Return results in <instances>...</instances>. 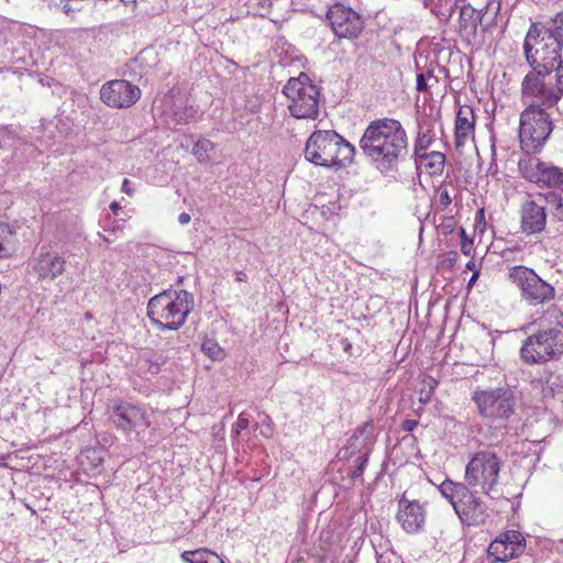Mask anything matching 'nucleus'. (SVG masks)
<instances>
[{
    "label": "nucleus",
    "instance_id": "nucleus-46",
    "mask_svg": "<svg viewBox=\"0 0 563 563\" xmlns=\"http://www.w3.org/2000/svg\"><path fill=\"white\" fill-rule=\"evenodd\" d=\"M339 342H340V345H341L342 350H343L345 353H347V354H350V355H351V354H352V350H353V345H352V343L349 341V339H346V338H341Z\"/></svg>",
    "mask_w": 563,
    "mask_h": 563
},
{
    "label": "nucleus",
    "instance_id": "nucleus-41",
    "mask_svg": "<svg viewBox=\"0 0 563 563\" xmlns=\"http://www.w3.org/2000/svg\"><path fill=\"white\" fill-rule=\"evenodd\" d=\"M440 227H441L443 233H445V234L453 232L454 227H455L454 218L453 217H444L442 219Z\"/></svg>",
    "mask_w": 563,
    "mask_h": 563
},
{
    "label": "nucleus",
    "instance_id": "nucleus-57",
    "mask_svg": "<svg viewBox=\"0 0 563 563\" xmlns=\"http://www.w3.org/2000/svg\"><path fill=\"white\" fill-rule=\"evenodd\" d=\"M465 27H466V26L461 22V23H460V30H463V29H465Z\"/></svg>",
    "mask_w": 563,
    "mask_h": 563
},
{
    "label": "nucleus",
    "instance_id": "nucleus-45",
    "mask_svg": "<svg viewBox=\"0 0 563 563\" xmlns=\"http://www.w3.org/2000/svg\"><path fill=\"white\" fill-rule=\"evenodd\" d=\"M418 426V421L413 419H406L401 423V429L406 432H411Z\"/></svg>",
    "mask_w": 563,
    "mask_h": 563
},
{
    "label": "nucleus",
    "instance_id": "nucleus-53",
    "mask_svg": "<svg viewBox=\"0 0 563 563\" xmlns=\"http://www.w3.org/2000/svg\"><path fill=\"white\" fill-rule=\"evenodd\" d=\"M110 209H111L114 213H117V212L121 209V206H120V203H119L118 201H112V202L110 203Z\"/></svg>",
    "mask_w": 563,
    "mask_h": 563
},
{
    "label": "nucleus",
    "instance_id": "nucleus-31",
    "mask_svg": "<svg viewBox=\"0 0 563 563\" xmlns=\"http://www.w3.org/2000/svg\"><path fill=\"white\" fill-rule=\"evenodd\" d=\"M358 451L361 454L355 459V467L351 472L352 478H358L363 475L367 463H368V456L371 453V449L367 445L358 446L354 450V453Z\"/></svg>",
    "mask_w": 563,
    "mask_h": 563
},
{
    "label": "nucleus",
    "instance_id": "nucleus-21",
    "mask_svg": "<svg viewBox=\"0 0 563 563\" xmlns=\"http://www.w3.org/2000/svg\"><path fill=\"white\" fill-rule=\"evenodd\" d=\"M476 124V115L473 107L470 104L460 106L454 126L455 146L462 147L470 137L474 136Z\"/></svg>",
    "mask_w": 563,
    "mask_h": 563
},
{
    "label": "nucleus",
    "instance_id": "nucleus-58",
    "mask_svg": "<svg viewBox=\"0 0 563 563\" xmlns=\"http://www.w3.org/2000/svg\"><path fill=\"white\" fill-rule=\"evenodd\" d=\"M233 413L232 410H230V412H228V415H224V418H228V416H231Z\"/></svg>",
    "mask_w": 563,
    "mask_h": 563
},
{
    "label": "nucleus",
    "instance_id": "nucleus-28",
    "mask_svg": "<svg viewBox=\"0 0 563 563\" xmlns=\"http://www.w3.org/2000/svg\"><path fill=\"white\" fill-rule=\"evenodd\" d=\"M181 560L186 563H224L217 553L207 549L185 551L181 553Z\"/></svg>",
    "mask_w": 563,
    "mask_h": 563
},
{
    "label": "nucleus",
    "instance_id": "nucleus-24",
    "mask_svg": "<svg viewBox=\"0 0 563 563\" xmlns=\"http://www.w3.org/2000/svg\"><path fill=\"white\" fill-rule=\"evenodd\" d=\"M434 140L433 125L430 121H418L417 136L413 143V156L419 157L427 153Z\"/></svg>",
    "mask_w": 563,
    "mask_h": 563
},
{
    "label": "nucleus",
    "instance_id": "nucleus-49",
    "mask_svg": "<svg viewBox=\"0 0 563 563\" xmlns=\"http://www.w3.org/2000/svg\"><path fill=\"white\" fill-rule=\"evenodd\" d=\"M475 221L478 224L485 221V211H484V209H478L476 211Z\"/></svg>",
    "mask_w": 563,
    "mask_h": 563
},
{
    "label": "nucleus",
    "instance_id": "nucleus-47",
    "mask_svg": "<svg viewBox=\"0 0 563 563\" xmlns=\"http://www.w3.org/2000/svg\"><path fill=\"white\" fill-rule=\"evenodd\" d=\"M121 190L125 192L126 195L131 196L133 194L132 188L130 187V180L128 178H124L122 181Z\"/></svg>",
    "mask_w": 563,
    "mask_h": 563
},
{
    "label": "nucleus",
    "instance_id": "nucleus-43",
    "mask_svg": "<svg viewBox=\"0 0 563 563\" xmlns=\"http://www.w3.org/2000/svg\"><path fill=\"white\" fill-rule=\"evenodd\" d=\"M416 88L418 91L422 92V91H428L429 90V86L427 84V79H426V75L424 73H419L417 75V85H416Z\"/></svg>",
    "mask_w": 563,
    "mask_h": 563
},
{
    "label": "nucleus",
    "instance_id": "nucleus-48",
    "mask_svg": "<svg viewBox=\"0 0 563 563\" xmlns=\"http://www.w3.org/2000/svg\"><path fill=\"white\" fill-rule=\"evenodd\" d=\"M190 219H191V217H190V214H189V213H187V212H181V213L179 214V217H178V222H179L180 224H183V225H184V224H188V223L190 222Z\"/></svg>",
    "mask_w": 563,
    "mask_h": 563
},
{
    "label": "nucleus",
    "instance_id": "nucleus-17",
    "mask_svg": "<svg viewBox=\"0 0 563 563\" xmlns=\"http://www.w3.org/2000/svg\"><path fill=\"white\" fill-rule=\"evenodd\" d=\"M110 419L118 430L130 434L137 429L150 427V418L144 407L121 401L113 406Z\"/></svg>",
    "mask_w": 563,
    "mask_h": 563
},
{
    "label": "nucleus",
    "instance_id": "nucleus-15",
    "mask_svg": "<svg viewBox=\"0 0 563 563\" xmlns=\"http://www.w3.org/2000/svg\"><path fill=\"white\" fill-rule=\"evenodd\" d=\"M526 550V538L517 530H507L496 537L486 550L489 563H505L520 556Z\"/></svg>",
    "mask_w": 563,
    "mask_h": 563
},
{
    "label": "nucleus",
    "instance_id": "nucleus-23",
    "mask_svg": "<svg viewBox=\"0 0 563 563\" xmlns=\"http://www.w3.org/2000/svg\"><path fill=\"white\" fill-rule=\"evenodd\" d=\"M164 363L163 356L152 351H145L139 354L135 361V369L139 376L157 375Z\"/></svg>",
    "mask_w": 563,
    "mask_h": 563
},
{
    "label": "nucleus",
    "instance_id": "nucleus-9",
    "mask_svg": "<svg viewBox=\"0 0 563 563\" xmlns=\"http://www.w3.org/2000/svg\"><path fill=\"white\" fill-rule=\"evenodd\" d=\"M478 415L492 423H504L515 413L516 399L508 387L477 389L472 396Z\"/></svg>",
    "mask_w": 563,
    "mask_h": 563
},
{
    "label": "nucleus",
    "instance_id": "nucleus-8",
    "mask_svg": "<svg viewBox=\"0 0 563 563\" xmlns=\"http://www.w3.org/2000/svg\"><path fill=\"white\" fill-rule=\"evenodd\" d=\"M543 40L541 23H531L523 41L526 62L531 67V71H539L543 75L555 74L559 66L563 64L562 49L548 44L538 48L537 45L541 44Z\"/></svg>",
    "mask_w": 563,
    "mask_h": 563
},
{
    "label": "nucleus",
    "instance_id": "nucleus-60",
    "mask_svg": "<svg viewBox=\"0 0 563 563\" xmlns=\"http://www.w3.org/2000/svg\"><path fill=\"white\" fill-rule=\"evenodd\" d=\"M465 14V10L461 11V18Z\"/></svg>",
    "mask_w": 563,
    "mask_h": 563
},
{
    "label": "nucleus",
    "instance_id": "nucleus-29",
    "mask_svg": "<svg viewBox=\"0 0 563 563\" xmlns=\"http://www.w3.org/2000/svg\"><path fill=\"white\" fill-rule=\"evenodd\" d=\"M15 232L7 223H0V258L10 256L14 252Z\"/></svg>",
    "mask_w": 563,
    "mask_h": 563
},
{
    "label": "nucleus",
    "instance_id": "nucleus-39",
    "mask_svg": "<svg viewBox=\"0 0 563 563\" xmlns=\"http://www.w3.org/2000/svg\"><path fill=\"white\" fill-rule=\"evenodd\" d=\"M552 199V201H558V208L552 210L553 218L559 221L563 222V198L561 195H550L549 197Z\"/></svg>",
    "mask_w": 563,
    "mask_h": 563
},
{
    "label": "nucleus",
    "instance_id": "nucleus-35",
    "mask_svg": "<svg viewBox=\"0 0 563 563\" xmlns=\"http://www.w3.org/2000/svg\"><path fill=\"white\" fill-rule=\"evenodd\" d=\"M211 435L213 438V443L216 446V450L218 452H221L225 449V424L224 422H220L217 424H213L211 428Z\"/></svg>",
    "mask_w": 563,
    "mask_h": 563
},
{
    "label": "nucleus",
    "instance_id": "nucleus-7",
    "mask_svg": "<svg viewBox=\"0 0 563 563\" xmlns=\"http://www.w3.org/2000/svg\"><path fill=\"white\" fill-rule=\"evenodd\" d=\"M288 99V110L296 119L314 120L319 114L320 89L306 73L290 78L283 88Z\"/></svg>",
    "mask_w": 563,
    "mask_h": 563
},
{
    "label": "nucleus",
    "instance_id": "nucleus-19",
    "mask_svg": "<svg viewBox=\"0 0 563 563\" xmlns=\"http://www.w3.org/2000/svg\"><path fill=\"white\" fill-rule=\"evenodd\" d=\"M33 272L38 280L53 282L64 274L66 269V260L56 251L41 249L31 263Z\"/></svg>",
    "mask_w": 563,
    "mask_h": 563
},
{
    "label": "nucleus",
    "instance_id": "nucleus-40",
    "mask_svg": "<svg viewBox=\"0 0 563 563\" xmlns=\"http://www.w3.org/2000/svg\"><path fill=\"white\" fill-rule=\"evenodd\" d=\"M550 195H558L555 191H548V192H539L537 194L538 200H543L547 203V207H551L553 209L558 208V201H552L550 199Z\"/></svg>",
    "mask_w": 563,
    "mask_h": 563
},
{
    "label": "nucleus",
    "instance_id": "nucleus-26",
    "mask_svg": "<svg viewBox=\"0 0 563 563\" xmlns=\"http://www.w3.org/2000/svg\"><path fill=\"white\" fill-rule=\"evenodd\" d=\"M542 36H547L563 49V12L555 14L550 21L542 24Z\"/></svg>",
    "mask_w": 563,
    "mask_h": 563
},
{
    "label": "nucleus",
    "instance_id": "nucleus-52",
    "mask_svg": "<svg viewBox=\"0 0 563 563\" xmlns=\"http://www.w3.org/2000/svg\"><path fill=\"white\" fill-rule=\"evenodd\" d=\"M431 393H432V391H431V390H429V391H427V393H426V395H424V396H423V395H421V396H420V401H421L422 404H427V402H429V401H430V398H431ZM421 394H423V393L421 391Z\"/></svg>",
    "mask_w": 563,
    "mask_h": 563
},
{
    "label": "nucleus",
    "instance_id": "nucleus-51",
    "mask_svg": "<svg viewBox=\"0 0 563 563\" xmlns=\"http://www.w3.org/2000/svg\"><path fill=\"white\" fill-rule=\"evenodd\" d=\"M103 230L109 233H115L118 231H122V228L120 225H110L108 228L104 227Z\"/></svg>",
    "mask_w": 563,
    "mask_h": 563
},
{
    "label": "nucleus",
    "instance_id": "nucleus-38",
    "mask_svg": "<svg viewBox=\"0 0 563 563\" xmlns=\"http://www.w3.org/2000/svg\"><path fill=\"white\" fill-rule=\"evenodd\" d=\"M460 236H461L462 253L465 255H471V253L473 251V240L467 236L464 228H460Z\"/></svg>",
    "mask_w": 563,
    "mask_h": 563
},
{
    "label": "nucleus",
    "instance_id": "nucleus-42",
    "mask_svg": "<svg viewBox=\"0 0 563 563\" xmlns=\"http://www.w3.org/2000/svg\"><path fill=\"white\" fill-rule=\"evenodd\" d=\"M255 5L257 7V11L261 15H264L269 12V9L273 4L272 0H255Z\"/></svg>",
    "mask_w": 563,
    "mask_h": 563
},
{
    "label": "nucleus",
    "instance_id": "nucleus-33",
    "mask_svg": "<svg viewBox=\"0 0 563 563\" xmlns=\"http://www.w3.org/2000/svg\"><path fill=\"white\" fill-rule=\"evenodd\" d=\"M201 351L213 361H221L224 357L223 349L213 339L206 338L201 343Z\"/></svg>",
    "mask_w": 563,
    "mask_h": 563
},
{
    "label": "nucleus",
    "instance_id": "nucleus-22",
    "mask_svg": "<svg viewBox=\"0 0 563 563\" xmlns=\"http://www.w3.org/2000/svg\"><path fill=\"white\" fill-rule=\"evenodd\" d=\"M164 113L175 124H187L195 120L197 110L183 98H169Z\"/></svg>",
    "mask_w": 563,
    "mask_h": 563
},
{
    "label": "nucleus",
    "instance_id": "nucleus-3",
    "mask_svg": "<svg viewBox=\"0 0 563 563\" xmlns=\"http://www.w3.org/2000/svg\"><path fill=\"white\" fill-rule=\"evenodd\" d=\"M195 300L187 290L167 289L147 302V316L159 330H178L192 311Z\"/></svg>",
    "mask_w": 563,
    "mask_h": 563
},
{
    "label": "nucleus",
    "instance_id": "nucleus-16",
    "mask_svg": "<svg viewBox=\"0 0 563 563\" xmlns=\"http://www.w3.org/2000/svg\"><path fill=\"white\" fill-rule=\"evenodd\" d=\"M141 98L139 86L124 79L110 80L101 86L100 99L110 108L126 109Z\"/></svg>",
    "mask_w": 563,
    "mask_h": 563
},
{
    "label": "nucleus",
    "instance_id": "nucleus-44",
    "mask_svg": "<svg viewBox=\"0 0 563 563\" xmlns=\"http://www.w3.org/2000/svg\"><path fill=\"white\" fill-rule=\"evenodd\" d=\"M90 455H92L93 467H98L103 462V459L101 456H96L97 455L96 450H87L85 452V457L90 459Z\"/></svg>",
    "mask_w": 563,
    "mask_h": 563
},
{
    "label": "nucleus",
    "instance_id": "nucleus-13",
    "mask_svg": "<svg viewBox=\"0 0 563 563\" xmlns=\"http://www.w3.org/2000/svg\"><path fill=\"white\" fill-rule=\"evenodd\" d=\"M339 134L333 130H317L306 142L305 158L321 167H333V153Z\"/></svg>",
    "mask_w": 563,
    "mask_h": 563
},
{
    "label": "nucleus",
    "instance_id": "nucleus-5",
    "mask_svg": "<svg viewBox=\"0 0 563 563\" xmlns=\"http://www.w3.org/2000/svg\"><path fill=\"white\" fill-rule=\"evenodd\" d=\"M553 129L554 123L547 109L541 108L540 104H528L519 118L520 148L529 155L540 153Z\"/></svg>",
    "mask_w": 563,
    "mask_h": 563
},
{
    "label": "nucleus",
    "instance_id": "nucleus-1",
    "mask_svg": "<svg viewBox=\"0 0 563 563\" xmlns=\"http://www.w3.org/2000/svg\"><path fill=\"white\" fill-rule=\"evenodd\" d=\"M408 144L402 123L389 117L372 120L358 141L365 158L384 176L398 172L408 156Z\"/></svg>",
    "mask_w": 563,
    "mask_h": 563
},
{
    "label": "nucleus",
    "instance_id": "nucleus-37",
    "mask_svg": "<svg viewBox=\"0 0 563 563\" xmlns=\"http://www.w3.org/2000/svg\"><path fill=\"white\" fill-rule=\"evenodd\" d=\"M437 192L439 195V199H438L439 208H440V210L444 211L452 203V197H451L446 186H443V185H440L438 187Z\"/></svg>",
    "mask_w": 563,
    "mask_h": 563
},
{
    "label": "nucleus",
    "instance_id": "nucleus-36",
    "mask_svg": "<svg viewBox=\"0 0 563 563\" xmlns=\"http://www.w3.org/2000/svg\"><path fill=\"white\" fill-rule=\"evenodd\" d=\"M84 0H62L57 7L67 15L74 16L75 13L81 11Z\"/></svg>",
    "mask_w": 563,
    "mask_h": 563
},
{
    "label": "nucleus",
    "instance_id": "nucleus-14",
    "mask_svg": "<svg viewBox=\"0 0 563 563\" xmlns=\"http://www.w3.org/2000/svg\"><path fill=\"white\" fill-rule=\"evenodd\" d=\"M333 33L339 38H356L364 29L362 16L350 7L334 3L327 12Z\"/></svg>",
    "mask_w": 563,
    "mask_h": 563
},
{
    "label": "nucleus",
    "instance_id": "nucleus-34",
    "mask_svg": "<svg viewBox=\"0 0 563 563\" xmlns=\"http://www.w3.org/2000/svg\"><path fill=\"white\" fill-rule=\"evenodd\" d=\"M250 426V419L246 412H241L238 416L236 422L232 426L231 430V439H232V445L235 446L239 444V437L242 431L246 430Z\"/></svg>",
    "mask_w": 563,
    "mask_h": 563
},
{
    "label": "nucleus",
    "instance_id": "nucleus-30",
    "mask_svg": "<svg viewBox=\"0 0 563 563\" xmlns=\"http://www.w3.org/2000/svg\"><path fill=\"white\" fill-rule=\"evenodd\" d=\"M374 430V424L372 421L365 422L362 427H360L356 432L349 439L346 451L350 452V455L354 454V450L362 445H367L364 443V435L372 434Z\"/></svg>",
    "mask_w": 563,
    "mask_h": 563
},
{
    "label": "nucleus",
    "instance_id": "nucleus-2",
    "mask_svg": "<svg viewBox=\"0 0 563 563\" xmlns=\"http://www.w3.org/2000/svg\"><path fill=\"white\" fill-rule=\"evenodd\" d=\"M537 322L538 331L528 335L519 350L520 361L529 366H542L563 356V311L551 305Z\"/></svg>",
    "mask_w": 563,
    "mask_h": 563
},
{
    "label": "nucleus",
    "instance_id": "nucleus-10",
    "mask_svg": "<svg viewBox=\"0 0 563 563\" xmlns=\"http://www.w3.org/2000/svg\"><path fill=\"white\" fill-rule=\"evenodd\" d=\"M508 278L519 289L521 298L529 306L543 305L555 297V289L543 280L532 268L522 265L512 266Z\"/></svg>",
    "mask_w": 563,
    "mask_h": 563
},
{
    "label": "nucleus",
    "instance_id": "nucleus-25",
    "mask_svg": "<svg viewBox=\"0 0 563 563\" xmlns=\"http://www.w3.org/2000/svg\"><path fill=\"white\" fill-rule=\"evenodd\" d=\"M445 161V155L438 151L416 157V162L423 165L431 176H440L443 173Z\"/></svg>",
    "mask_w": 563,
    "mask_h": 563
},
{
    "label": "nucleus",
    "instance_id": "nucleus-50",
    "mask_svg": "<svg viewBox=\"0 0 563 563\" xmlns=\"http://www.w3.org/2000/svg\"><path fill=\"white\" fill-rule=\"evenodd\" d=\"M235 280L239 282V283L246 282L247 280V276H246V274L244 272L238 271V272H235Z\"/></svg>",
    "mask_w": 563,
    "mask_h": 563
},
{
    "label": "nucleus",
    "instance_id": "nucleus-11",
    "mask_svg": "<svg viewBox=\"0 0 563 563\" xmlns=\"http://www.w3.org/2000/svg\"><path fill=\"white\" fill-rule=\"evenodd\" d=\"M518 168L522 177L540 188L563 191V168L539 157L520 158Z\"/></svg>",
    "mask_w": 563,
    "mask_h": 563
},
{
    "label": "nucleus",
    "instance_id": "nucleus-32",
    "mask_svg": "<svg viewBox=\"0 0 563 563\" xmlns=\"http://www.w3.org/2000/svg\"><path fill=\"white\" fill-rule=\"evenodd\" d=\"M214 150V144L208 139H199L194 147L192 154L197 157L200 163L209 161V154Z\"/></svg>",
    "mask_w": 563,
    "mask_h": 563
},
{
    "label": "nucleus",
    "instance_id": "nucleus-59",
    "mask_svg": "<svg viewBox=\"0 0 563 563\" xmlns=\"http://www.w3.org/2000/svg\"><path fill=\"white\" fill-rule=\"evenodd\" d=\"M233 413L232 410H230V412H228V415H224V418H228V416H231Z\"/></svg>",
    "mask_w": 563,
    "mask_h": 563
},
{
    "label": "nucleus",
    "instance_id": "nucleus-12",
    "mask_svg": "<svg viewBox=\"0 0 563 563\" xmlns=\"http://www.w3.org/2000/svg\"><path fill=\"white\" fill-rule=\"evenodd\" d=\"M539 71H529L521 81V98L529 104H540L541 108H552L559 102L558 90L545 82V77Z\"/></svg>",
    "mask_w": 563,
    "mask_h": 563
},
{
    "label": "nucleus",
    "instance_id": "nucleus-54",
    "mask_svg": "<svg viewBox=\"0 0 563 563\" xmlns=\"http://www.w3.org/2000/svg\"><path fill=\"white\" fill-rule=\"evenodd\" d=\"M478 276H479V272H478V271H475V272L473 273V275H472V277H471L470 282H468V285H470V286H472V285L475 283V280L478 278Z\"/></svg>",
    "mask_w": 563,
    "mask_h": 563
},
{
    "label": "nucleus",
    "instance_id": "nucleus-6",
    "mask_svg": "<svg viewBox=\"0 0 563 563\" xmlns=\"http://www.w3.org/2000/svg\"><path fill=\"white\" fill-rule=\"evenodd\" d=\"M501 466V459L495 451L479 450L466 464L463 484L478 487L484 495L492 496L497 492Z\"/></svg>",
    "mask_w": 563,
    "mask_h": 563
},
{
    "label": "nucleus",
    "instance_id": "nucleus-56",
    "mask_svg": "<svg viewBox=\"0 0 563 563\" xmlns=\"http://www.w3.org/2000/svg\"><path fill=\"white\" fill-rule=\"evenodd\" d=\"M424 75H426V79L427 78H433V71L432 70H428Z\"/></svg>",
    "mask_w": 563,
    "mask_h": 563
},
{
    "label": "nucleus",
    "instance_id": "nucleus-18",
    "mask_svg": "<svg viewBox=\"0 0 563 563\" xmlns=\"http://www.w3.org/2000/svg\"><path fill=\"white\" fill-rule=\"evenodd\" d=\"M540 200L529 198L521 203L519 210L520 217V231L526 236L541 234L547 228V206L541 205Z\"/></svg>",
    "mask_w": 563,
    "mask_h": 563
},
{
    "label": "nucleus",
    "instance_id": "nucleus-27",
    "mask_svg": "<svg viewBox=\"0 0 563 563\" xmlns=\"http://www.w3.org/2000/svg\"><path fill=\"white\" fill-rule=\"evenodd\" d=\"M339 142H335L333 153V167H344L352 162L355 148L343 136L339 134Z\"/></svg>",
    "mask_w": 563,
    "mask_h": 563
},
{
    "label": "nucleus",
    "instance_id": "nucleus-4",
    "mask_svg": "<svg viewBox=\"0 0 563 563\" xmlns=\"http://www.w3.org/2000/svg\"><path fill=\"white\" fill-rule=\"evenodd\" d=\"M438 488L464 526L478 527L486 522L489 516L487 506L471 490L472 487L446 478Z\"/></svg>",
    "mask_w": 563,
    "mask_h": 563
},
{
    "label": "nucleus",
    "instance_id": "nucleus-20",
    "mask_svg": "<svg viewBox=\"0 0 563 563\" xmlns=\"http://www.w3.org/2000/svg\"><path fill=\"white\" fill-rule=\"evenodd\" d=\"M397 521L408 533L419 532L426 522V509L418 500H409L405 495L398 500Z\"/></svg>",
    "mask_w": 563,
    "mask_h": 563
},
{
    "label": "nucleus",
    "instance_id": "nucleus-55",
    "mask_svg": "<svg viewBox=\"0 0 563 563\" xmlns=\"http://www.w3.org/2000/svg\"><path fill=\"white\" fill-rule=\"evenodd\" d=\"M466 268H467V269L473 271V273H474L475 271H477V269H476V264H475V262H474V261H470V262L466 264Z\"/></svg>",
    "mask_w": 563,
    "mask_h": 563
}]
</instances>
